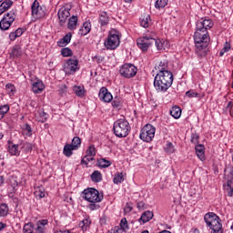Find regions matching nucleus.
Here are the masks:
<instances>
[{"instance_id":"obj_29","label":"nucleus","mask_w":233,"mask_h":233,"mask_svg":"<svg viewBox=\"0 0 233 233\" xmlns=\"http://www.w3.org/2000/svg\"><path fill=\"white\" fill-rule=\"evenodd\" d=\"M23 28H17L15 32H12L9 35L10 41H15L17 37H21L23 35Z\"/></svg>"},{"instance_id":"obj_16","label":"nucleus","mask_w":233,"mask_h":233,"mask_svg":"<svg viewBox=\"0 0 233 233\" xmlns=\"http://www.w3.org/2000/svg\"><path fill=\"white\" fill-rule=\"evenodd\" d=\"M13 5H14V1L12 0L3 1L2 4L0 5V15H3L5 12L10 10V8H12Z\"/></svg>"},{"instance_id":"obj_64","label":"nucleus","mask_w":233,"mask_h":233,"mask_svg":"<svg viewBox=\"0 0 233 233\" xmlns=\"http://www.w3.org/2000/svg\"><path fill=\"white\" fill-rule=\"evenodd\" d=\"M194 233H199V229L196 228V229L194 230Z\"/></svg>"},{"instance_id":"obj_12","label":"nucleus","mask_w":233,"mask_h":233,"mask_svg":"<svg viewBox=\"0 0 233 233\" xmlns=\"http://www.w3.org/2000/svg\"><path fill=\"white\" fill-rule=\"evenodd\" d=\"M32 10V16L35 19H43V16L45 15V11L43 10V7L39 5V2L35 0L31 6Z\"/></svg>"},{"instance_id":"obj_42","label":"nucleus","mask_w":233,"mask_h":233,"mask_svg":"<svg viewBox=\"0 0 233 233\" xmlns=\"http://www.w3.org/2000/svg\"><path fill=\"white\" fill-rule=\"evenodd\" d=\"M94 159H96L94 157L86 155L82 158L81 165H86V167H88V163H90V161H94Z\"/></svg>"},{"instance_id":"obj_46","label":"nucleus","mask_w":233,"mask_h":233,"mask_svg":"<svg viewBox=\"0 0 233 233\" xmlns=\"http://www.w3.org/2000/svg\"><path fill=\"white\" fill-rule=\"evenodd\" d=\"M35 198H39V199L45 198V189L40 187L36 188L35 191Z\"/></svg>"},{"instance_id":"obj_51","label":"nucleus","mask_w":233,"mask_h":233,"mask_svg":"<svg viewBox=\"0 0 233 233\" xmlns=\"http://www.w3.org/2000/svg\"><path fill=\"white\" fill-rule=\"evenodd\" d=\"M86 155L92 157L96 156V147H94L93 145L90 146L86 150Z\"/></svg>"},{"instance_id":"obj_13","label":"nucleus","mask_w":233,"mask_h":233,"mask_svg":"<svg viewBox=\"0 0 233 233\" xmlns=\"http://www.w3.org/2000/svg\"><path fill=\"white\" fill-rule=\"evenodd\" d=\"M77 65H79L77 59L69 58L65 66V71L66 74H76L77 71Z\"/></svg>"},{"instance_id":"obj_55","label":"nucleus","mask_w":233,"mask_h":233,"mask_svg":"<svg viewBox=\"0 0 233 233\" xmlns=\"http://www.w3.org/2000/svg\"><path fill=\"white\" fill-rule=\"evenodd\" d=\"M186 96L187 97H198V94L194 92V91H192V90H189V91L186 92Z\"/></svg>"},{"instance_id":"obj_60","label":"nucleus","mask_w":233,"mask_h":233,"mask_svg":"<svg viewBox=\"0 0 233 233\" xmlns=\"http://www.w3.org/2000/svg\"><path fill=\"white\" fill-rule=\"evenodd\" d=\"M125 212H132V207L128 206V203L127 204V207L125 208Z\"/></svg>"},{"instance_id":"obj_35","label":"nucleus","mask_w":233,"mask_h":233,"mask_svg":"<svg viewBox=\"0 0 233 233\" xmlns=\"http://www.w3.org/2000/svg\"><path fill=\"white\" fill-rule=\"evenodd\" d=\"M167 5H168V0H157L155 3V8L159 10L161 8H165Z\"/></svg>"},{"instance_id":"obj_28","label":"nucleus","mask_w":233,"mask_h":233,"mask_svg":"<svg viewBox=\"0 0 233 233\" xmlns=\"http://www.w3.org/2000/svg\"><path fill=\"white\" fill-rule=\"evenodd\" d=\"M73 150H76L70 144H66L64 147L63 154L66 157H70L73 154Z\"/></svg>"},{"instance_id":"obj_53","label":"nucleus","mask_w":233,"mask_h":233,"mask_svg":"<svg viewBox=\"0 0 233 233\" xmlns=\"http://www.w3.org/2000/svg\"><path fill=\"white\" fill-rule=\"evenodd\" d=\"M166 152H168L169 154H172L174 152V145L172 143H167V147H165Z\"/></svg>"},{"instance_id":"obj_14","label":"nucleus","mask_w":233,"mask_h":233,"mask_svg":"<svg viewBox=\"0 0 233 233\" xmlns=\"http://www.w3.org/2000/svg\"><path fill=\"white\" fill-rule=\"evenodd\" d=\"M212 26H214V23L210 19L201 18L200 20L197 21L196 24V28H200L202 30H206L207 32H208Z\"/></svg>"},{"instance_id":"obj_61","label":"nucleus","mask_w":233,"mask_h":233,"mask_svg":"<svg viewBox=\"0 0 233 233\" xmlns=\"http://www.w3.org/2000/svg\"><path fill=\"white\" fill-rule=\"evenodd\" d=\"M4 228H6V224L0 222V232L1 230H3Z\"/></svg>"},{"instance_id":"obj_18","label":"nucleus","mask_w":233,"mask_h":233,"mask_svg":"<svg viewBox=\"0 0 233 233\" xmlns=\"http://www.w3.org/2000/svg\"><path fill=\"white\" fill-rule=\"evenodd\" d=\"M23 56V49H21V46H15L10 53V58L15 59L17 57H21Z\"/></svg>"},{"instance_id":"obj_44","label":"nucleus","mask_w":233,"mask_h":233,"mask_svg":"<svg viewBox=\"0 0 233 233\" xmlns=\"http://www.w3.org/2000/svg\"><path fill=\"white\" fill-rule=\"evenodd\" d=\"M21 150H23V152H32V144L28 142L22 144Z\"/></svg>"},{"instance_id":"obj_62","label":"nucleus","mask_w":233,"mask_h":233,"mask_svg":"<svg viewBox=\"0 0 233 233\" xmlns=\"http://www.w3.org/2000/svg\"><path fill=\"white\" fill-rule=\"evenodd\" d=\"M229 174H230L229 176L230 179H233V167L229 169Z\"/></svg>"},{"instance_id":"obj_49","label":"nucleus","mask_w":233,"mask_h":233,"mask_svg":"<svg viewBox=\"0 0 233 233\" xmlns=\"http://www.w3.org/2000/svg\"><path fill=\"white\" fill-rule=\"evenodd\" d=\"M191 143H193L194 145H198L199 143V135H198L197 133H193L191 135Z\"/></svg>"},{"instance_id":"obj_57","label":"nucleus","mask_w":233,"mask_h":233,"mask_svg":"<svg viewBox=\"0 0 233 233\" xmlns=\"http://www.w3.org/2000/svg\"><path fill=\"white\" fill-rule=\"evenodd\" d=\"M36 224L42 226V227H46L48 225V219H42L39 220Z\"/></svg>"},{"instance_id":"obj_5","label":"nucleus","mask_w":233,"mask_h":233,"mask_svg":"<svg viewBox=\"0 0 233 233\" xmlns=\"http://www.w3.org/2000/svg\"><path fill=\"white\" fill-rule=\"evenodd\" d=\"M113 130L116 137H127L130 133V124L126 119H118L114 123Z\"/></svg>"},{"instance_id":"obj_6","label":"nucleus","mask_w":233,"mask_h":233,"mask_svg":"<svg viewBox=\"0 0 233 233\" xmlns=\"http://www.w3.org/2000/svg\"><path fill=\"white\" fill-rule=\"evenodd\" d=\"M82 198L89 203H101L103 201V195L99 194V191L93 187L85 189Z\"/></svg>"},{"instance_id":"obj_38","label":"nucleus","mask_w":233,"mask_h":233,"mask_svg":"<svg viewBox=\"0 0 233 233\" xmlns=\"http://www.w3.org/2000/svg\"><path fill=\"white\" fill-rule=\"evenodd\" d=\"M0 216L5 218V216H8V205L5 203L0 205Z\"/></svg>"},{"instance_id":"obj_34","label":"nucleus","mask_w":233,"mask_h":233,"mask_svg":"<svg viewBox=\"0 0 233 233\" xmlns=\"http://www.w3.org/2000/svg\"><path fill=\"white\" fill-rule=\"evenodd\" d=\"M123 181H125L123 173H117L115 175L114 178H113V182L116 185H119V183H123Z\"/></svg>"},{"instance_id":"obj_1","label":"nucleus","mask_w":233,"mask_h":233,"mask_svg":"<svg viewBox=\"0 0 233 233\" xmlns=\"http://www.w3.org/2000/svg\"><path fill=\"white\" fill-rule=\"evenodd\" d=\"M174 83V75L170 71L157 73L155 76L154 86L157 92H167Z\"/></svg>"},{"instance_id":"obj_45","label":"nucleus","mask_w":233,"mask_h":233,"mask_svg":"<svg viewBox=\"0 0 233 233\" xmlns=\"http://www.w3.org/2000/svg\"><path fill=\"white\" fill-rule=\"evenodd\" d=\"M5 88L9 96H14V93L15 92V86H14L13 84H7L5 86Z\"/></svg>"},{"instance_id":"obj_59","label":"nucleus","mask_w":233,"mask_h":233,"mask_svg":"<svg viewBox=\"0 0 233 233\" xmlns=\"http://www.w3.org/2000/svg\"><path fill=\"white\" fill-rule=\"evenodd\" d=\"M137 208L139 210H144V208H145V202H143V201L138 202L137 203Z\"/></svg>"},{"instance_id":"obj_24","label":"nucleus","mask_w":233,"mask_h":233,"mask_svg":"<svg viewBox=\"0 0 233 233\" xmlns=\"http://www.w3.org/2000/svg\"><path fill=\"white\" fill-rule=\"evenodd\" d=\"M155 69L157 70L158 74L168 72V64L165 61H161L158 66H155Z\"/></svg>"},{"instance_id":"obj_37","label":"nucleus","mask_w":233,"mask_h":233,"mask_svg":"<svg viewBox=\"0 0 233 233\" xmlns=\"http://www.w3.org/2000/svg\"><path fill=\"white\" fill-rule=\"evenodd\" d=\"M226 190H227L228 196H229V198H232V196H233V182H232V180H228L227 186H226Z\"/></svg>"},{"instance_id":"obj_32","label":"nucleus","mask_w":233,"mask_h":233,"mask_svg":"<svg viewBox=\"0 0 233 233\" xmlns=\"http://www.w3.org/2000/svg\"><path fill=\"white\" fill-rule=\"evenodd\" d=\"M35 228H34V223L28 222L24 225L23 232L24 233H34Z\"/></svg>"},{"instance_id":"obj_2","label":"nucleus","mask_w":233,"mask_h":233,"mask_svg":"<svg viewBox=\"0 0 233 233\" xmlns=\"http://www.w3.org/2000/svg\"><path fill=\"white\" fill-rule=\"evenodd\" d=\"M137 45L142 52H147L148 47L152 46V45H155L157 50H163V48H165V40L144 36L137 40Z\"/></svg>"},{"instance_id":"obj_8","label":"nucleus","mask_w":233,"mask_h":233,"mask_svg":"<svg viewBox=\"0 0 233 233\" xmlns=\"http://www.w3.org/2000/svg\"><path fill=\"white\" fill-rule=\"evenodd\" d=\"M156 136V127L152 126L151 124H147L140 132V139L142 141H146V143H150L152 139H154Z\"/></svg>"},{"instance_id":"obj_39","label":"nucleus","mask_w":233,"mask_h":233,"mask_svg":"<svg viewBox=\"0 0 233 233\" xmlns=\"http://www.w3.org/2000/svg\"><path fill=\"white\" fill-rule=\"evenodd\" d=\"M18 145H11L8 147V151L12 156H19Z\"/></svg>"},{"instance_id":"obj_30","label":"nucleus","mask_w":233,"mask_h":233,"mask_svg":"<svg viewBox=\"0 0 233 233\" xmlns=\"http://www.w3.org/2000/svg\"><path fill=\"white\" fill-rule=\"evenodd\" d=\"M91 28H90V23L86 22L83 24L79 30V35H86V34H89Z\"/></svg>"},{"instance_id":"obj_21","label":"nucleus","mask_w":233,"mask_h":233,"mask_svg":"<svg viewBox=\"0 0 233 233\" xmlns=\"http://www.w3.org/2000/svg\"><path fill=\"white\" fill-rule=\"evenodd\" d=\"M152 218H154V212L147 210L142 213L139 221H142V223H148Z\"/></svg>"},{"instance_id":"obj_15","label":"nucleus","mask_w":233,"mask_h":233,"mask_svg":"<svg viewBox=\"0 0 233 233\" xmlns=\"http://www.w3.org/2000/svg\"><path fill=\"white\" fill-rule=\"evenodd\" d=\"M98 97L99 99H101V101H104V103H110V101L114 99V96H112V93L108 92V89L106 87L100 88Z\"/></svg>"},{"instance_id":"obj_4","label":"nucleus","mask_w":233,"mask_h":233,"mask_svg":"<svg viewBox=\"0 0 233 233\" xmlns=\"http://www.w3.org/2000/svg\"><path fill=\"white\" fill-rule=\"evenodd\" d=\"M194 41L198 50H205L210 43V36L208 35V31L197 27L194 35Z\"/></svg>"},{"instance_id":"obj_63","label":"nucleus","mask_w":233,"mask_h":233,"mask_svg":"<svg viewBox=\"0 0 233 233\" xmlns=\"http://www.w3.org/2000/svg\"><path fill=\"white\" fill-rule=\"evenodd\" d=\"M55 233H70L69 231H63V230H59V231H56Z\"/></svg>"},{"instance_id":"obj_7","label":"nucleus","mask_w":233,"mask_h":233,"mask_svg":"<svg viewBox=\"0 0 233 233\" xmlns=\"http://www.w3.org/2000/svg\"><path fill=\"white\" fill-rule=\"evenodd\" d=\"M121 40L117 31L109 32L107 39L105 41V46L107 50H116L119 46Z\"/></svg>"},{"instance_id":"obj_58","label":"nucleus","mask_w":233,"mask_h":233,"mask_svg":"<svg viewBox=\"0 0 233 233\" xmlns=\"http://www.w3.org/2000/svg\"><path fill=\"white\" fill-rule=\"evenodd\" d=\"M222 50L223 52H228L230 50V44L226 42Z\"/></svg>"},{"instance_id":"obj_27","label":"nucleus","mask_w":233,"mask_h":233,"mask_svg":"<svg viewBox=\"0 0 233 233\" xmlns=\"http://www.w3.org/2000/svg\"><path fill=\"white\" fill-rule=\"evenodd\" d=\"M170 115L175 119H179L181 117V108L177 106H173L170 110Z\"/></svg>"},{"instance_id":"obj_50","label":"nucleus","mask_w":233,"mask_h":233,"mask_svg":"<svg viewBox=\"0 0 233 233\" xmlns=\"http://www.w3.org/2000/svg\"><path fill=\"white\" fill-rule=\"evenodd\" d=\"M120 227H121L122 230H127V228H128V221L127 220L126 218L121 219Z\"/></svg>"},{"instance_id":"obj_26","label":"nucleus","mask_w":233,"mask_h":233,"mask_svg":"<svg viewBox=\"0 0 233 233\" xmlns=\"http://www.w3.org/2000/svg\"><path fill=\"white\" fill-rule=\"evenodd\" d=\"M96 165L99 168H108V167L112 165V162L110 160H106V158H99Z\"/></svg>"},{"instance_id":"obj_31","label":"nucleus","mask_w":233,"mask_h":233,"mask_svg":"<svg viewBox=\"0 0 233 233\" xmlns=\"http://www.w3.org/2000/svg\"><path fill=\"white\" fill-rule=\"evenodd\" d=\"M76 96H77L78 97H84L85 96V87L81 86H75L73 88Z\"/></svg>"},{"instance_id":"obj_23","label":"nucleus","mask_w":233,"mask_h":233,"mask_svg":"<svg viewBox=\"0 0 233 233\" xmlns=\"http://www.w3.org/2000/svg\"><path fill=\"white\" fill-rule=\"evenodd\" d=\"M109 22H110V17L108 16V14H106V12L103 11L100 14V17H99V23H100L101 26H106V25H108Z\"/></svg>"},{"instance_id":"obj_11","label":"nucleus","mask_w":233,"mask_h":233,"mask_svg":"<svg viewBox=\"0 0 233 233\" xmlns=\"http://www.w3.org/2000/svg\"><path fill=\"white\" fill-rule=\"evenodd\" d=\"M70 10H72V5H66L58 10L57 15L59 19L60 26H63L66 21H68V17H70Z\"/></svg>"},{"instance_id":"obj_54","label":"nucleus","mask_w":233,"mask_h":233,"mask_svg":"<svg viewBox=\"0 0 233 233\" xmlns=\"http://www.w3.org/2000/svg\"><path fill=\"white\" fill-rule=\"evenodd\" d=\"M24 130L26 131V136H28V137L32 136V127H30V125L25 124L24 126Z\"/></svg>"},{"instance_id":"obj_40","label":"nucleus","mask_w":233,"mask_h":233,"mask_svg":"<svg viewBox=\"0 0 233 233\" xmlns=\"http://www.w3.org/2000/svg\"><path fill=\"white\" fill-rule=\"evenodd\" d=\"M73 146V147L77 150V148H79V147H81V138L79 137H75L72 139L71 144Z\"/></svg>"},{"instance_id":"obj_33","label":"nucleus","mask_w":233,"mask_h":233,"mask_svg":"<svg viewBox=\"0 0 233 233\" xmlns=\"http://www.w3.org/2000/svg\"><path fill=\"white\" fill-rule=\"evenodd\" d=\"M149 21H150V15L142 16L140 18V26H143V28H148Z\"/></svg>"},{"instance_id":"obj_20","label":"nucleus","mask_w":233,"mask_h":233,"mask_svg":"<svg viewBox=\"0 0 233 233\" xmlns=\"http://www.w3.org/2000/svg\"><path fill=\"white\" fill-rule=\"evenodd\" d=\"M70 41H72V33H67L65 36H63L62 39L57 42V46L63 48V46H66Z\"/></svg>"},{"instance_id":"obj_22","label":"nucleus","mask_w":233,"mask_h":233,"mask_svg":"<svg viewBox=\"0 0 233 233\" xmlns=\"http://www.w3.org/2000/svg\"><path fill=\"white\" fill-rule=\"evenodd\" d=\"M77 21H79L77 15H72L67 23L68 30H76V28L77 27Z\"/></svg>"},{"instance_id":"obj_19","label":"nucleus","mask_w":233,"mask_h":233,"mask_svg":"<svg viewBox=\"0 0 233 233\" xmlns=\"http://www.w3.org/2000/svg\"><path fill=\"white\" fill-rule=\"evenodd\" d=\"M196 154L200 161H205V146L199 144L195 147Z\"/></svg>"},{"instance_id":"obj_10","label":"nucleus","mask_w":233,"mask_h":233,"mask_svg":"<svg viewBox=\"0 0 233 233\" xmlns=\"http://www.w3.org/2000/svg\"><path fill=\"white\" fill-rule=\"evenodd\" d=\"M14 21H15V13H14V11L5 14L0 21V30H8L12 26Z\"/></svg>"},{"instance_id":"obj_48","label":"nucleus","mask_w":233,"mask_h":233,"mask_svg":"<svg viewBox=\"0 0 233 233\" xmlns=\"http://www.w3.org/2000/svg\"><path fill=\"white\" fill-rule=\"evenodd\" d=\"M46 231V227L36 224V228H35V233H45Z\"/></svg>"},{"instance_id":"obj_3","label":"nucleus","mask_w":233,"mask_h":233,"mask_svg":"<svg viewBox=\"0 0 233 233\" xmlns=\"http://www.w3.org/2000/svg\"><path fill=\"white\" fill-rule=\"evenodd\" d=\"M205 223L211 228V233H223V225L221 224V218L218 217L214 212H208L204 216Z\"/></svg>"},{"instance_id":"obj_52","label":"nucleus","mask_w":233,"mask_h":233,"mask_svg":"<svg viewBox=\"0 0 233 233\" xmlns=\"http://www.w3.org/2000/svg\"><path fill=\"white\" fill-rule=\"evenodd\" d=\"M112 106L114 108H119V106H121V100H119V98L116 97L113 102H112Z\"/></svg>"},{"instance_id":"obj_56","label":"nucleus","mask_w":233,"mask_h":233,"mask_svg":"<svg viewBox=\"0 0 233 233\" xmlns=\"http://www.w3.org/2000/svg\"><path fill=\"white\" fill-rule=\"evenodd\" d=\"M89 208L90 210H97V208H99V205H96V202H91V204H89Z\"/></svg>"},{"instance_id":"obj_41","label":"nucleus","mask_w":233,"mask_h":233,"mask_svg":"<svg viewBox=\"0 0 233 233\" xmlns=\"http://www.w3.org/2000/svg\"><path fill=\"white\" fill-rule=\"evenodd\" d=\"M8 110H10V106L4 105L0 106V119H3L5 117V115L8 113Z\"/></svg>"},{"instance_id":"obj_43","label":"nucleus","mask_w":233,"mask_h":233,"mask_svg":"<svg viewBox=\"0 0 233 233\" xmlns=\"http://www.w3.org/2000/svg\"><path fill=\"white\" fill-rule=\"evenodd\" d=\"M90 223L91 222L88 218H85L82 222L79 223V227L82 228V230H86V228L90 227Z\"/></svg>"},{"instance_id":"obj_25","label":"nucleus","mask_w":233,"mask_h":233,"mask_svg":"<svg viewBox=\"0 0 233 233\" xmlns=\"http://www.w3.org/2000/svg\"><path fill=\"white\" fill-rule=\"evenodd\" d=\"M91 180L94 183H101V181H103V175H101L100 171L96 170L91 175Z\"/></svg>"},{"instance_id":"obj_47","label":"nucleus","mask_w":233,"mask_h":233,"mask_svg":"<svg viewBox=\"0 0 233 233\" xmlns=\"http://www.w3.org/2000/svg\"><path fill=\"white\" fill-rule=\"evenodd\" d=\"M66 92H68V87L66 85H62L58 90V93L63 96H66Z\"/></svg>"},{"instance_id":"obj_9","label":"nucleus","mask_w":233,"mask_h":233,"mask_svg":"<svg viewBox=\"0 0 233 233\" xmlns=\"http://www.w3.org/2000/svg\"><path fill=\"white\" fill-rule=\"evenodd\" d=\"M120 75L122 77H126L127 79H130L131 77H134L136 74H137V67L132 64H124L120 70Z\"/></svg>"},{"instance_id":"obj_17","label":"nucleus","mask_w":233,"mask_h":233,"mask_svg":"<svg viewBox=\"0 0 233 233\" xmlns=\"http://www.w3.org/2000/svg\"><path fill=\"white\" fill-rule=\"evenodd\" d=\"M32 90L35 94H41V92L45 90V84H43V81L37 80L36 82L33 83Z\"/></svg>"},{"instance_id":"obj_36","label":"nucleus","mask_w":233,"mask_h":233,"mask_svg":"<svg viewBox=\"0 0 233 233\" xmlns=\"http://www.w3.org/2000/svg\"><path fill=\"white\" fill-rule=\"evenodd\" d=\"M61 54L63 57H72V56H74V53L72 52V49H70V47L62 48Z\"/></svg>"}]
</instances>
